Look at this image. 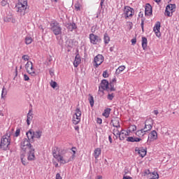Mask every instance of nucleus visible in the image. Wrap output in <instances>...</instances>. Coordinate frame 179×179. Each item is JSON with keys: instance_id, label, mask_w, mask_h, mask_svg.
<instances>
[{"instance_id": "obj_1", "label": "nucleus", "mask_w": 179, "mask_h": 179, "mask_svg": "<svg viewBox=\"0 0 179 179\" xmlns=\"http://www.w3.org/2000/svg\"><path fill=\"white\" fill-rule=\"evenodd\" d=\"M9 145H10V131H7L6 135L1 138L0 149L8 150H9Z\"/></svg>"}, {"instance_id": "obj_2", "label": "nucleus", "mask_w": 179, "mask_h": 179, "mask_svg": "<svg viewBox=\"0 0 179 179\" xmlns=\"http://www.w3.org/2000/svg\"><path fill=\"white\" fill-rule=\"evenodd\" d=\"M66 153L65 150H62L61 152H59V155L55 158L56 160L60 163V164H66L69 162H73L74 155H71L69 159L64 157V155Z\"/></svg>"}, {"instance_id": "obj_3", "label": "nucleus", "mask_w": 179, "mask_h": 179, "mask_svg": "<svg viewBox=\"0 0 179 179\" xmlns=\"http://www.w3.org/2000/svg\"><path fill=\"white\" fill-rule=\"evenodd\" d=\"M15 6L17 9V12H18L21 16H24L27 9V0H18V3Z\"/></svg>"}, {"instance_id": "obj_4", "label": "nucleus", "mask_w": 179, "mask_h": 179, "mask_svg": "<svg viewBox=\"0 0 179 179\" xmlns=\"http://www.w3.org/2000/svg\"><path fill=\"white\" fill-rule=\"evenodd\" d=\"M50 29L52 31L55 36H59V34H62V28L57 21H52L50 22Z\"/></svg>"}, {"instance_id": "obj_5", "label": "nucleus", "mask_w": 179, "mask_h": 179, "mask_svg": "<svg viewBox=\"0 0 179 179\" xmlns=\"http://www.w3.org/2000/svg\"><path fill=\"white\" fill-rule=\"evenodd\" d=\"M134 15H135V10H134V8L128 6H124L122 13L123 17L125 19H131Z\"/></svg>"}, {"instance_id": "obj_6", "label": "nucleus", "mask_w": 179, "mask_h": 179, "mask_svg": "<svg viewBox=\"0 0 179 179\" xmlns=\"http://www.w3.org/2000/svg\"><path fill=\"white\" fill-rule=\"evenodd\" d=\"M80 120H82V110H80V108H76L75 114L73 116V124L78 125L80 122Z\"/></svg>"}, {"instance_id": "obj_7", "label": "nucleus", "mask_w": 179, "mask_h": 179, "mask_svg": "<svg viewBox=\"0 0 179 179\" xmlns=\"http://www.w3.org/2000/svg\"><path fill=\"white\" fill-rule=\"evenodd\" d=\"M33 146L30 143V141L27 138H24L22 140L20 143V148L22 150H24V152H26V150H28L29 149H31Z\"/></svg>"}, {"instance_id": "obj_8", "label": "nucleus", "mask_w": 179, "mask_h": 179, "mask_svg": "<svg viewBox=\"0 0 179 179\" xmlns=\"http://www.w3.org/2000/svg\"><path fill=\"white\" fill-rule=\"evenodd\" d=\"M104 61V57L102 55H97L94 59V66L95 68H99V65L103 64Z\"/></svg>"}, {"instance_id": "obj_9", "label": "nucleus", "mask_w": 179, "mask_h": 179, "mask_svg": "<svg viewBox=\"0 0 179 179\" xmlns=\"http://www.w3.org/2000/svg\"><path fill=\"white\" fill-rule=\"evenodd\" d=\"M89 38L91 44H93V45H96L97 43H100V41H101V38H100V36L95 35L94 34H90L89 36Z\"/></svg>"}, {"instance_id": "obj_10", "label": "nucleus", "mask_w": 179, "mask_h": 179, "mask_svg": "<svg viewBox=\"0 0 179 179\" xmlns=\"http://www.w3.org/2000/svg\"><path fill=\"white\" fill-rule=\"evenodd\" d=\"M157 139V131H156V130H153L149 134L147 142L150 143V142H154V141H156Z\"/></svg>"}, {"instance_id": "obj_11", "label": "nucleus", "mask_w": 179, "mask_h": 179, "mask_svg": "<svg viewBox=\"0 0 179 179\" xmlns=\"http://www.w3.org/2000/svg\"><path fill=\"white\" fill-rule=\"evenodd\" d=\"M99 90L100 92H103V90H107V92H109V83L107 80H103L101 81L99 86Z\"/></svg>"}, {"instance_id": "obj_12", "label": "nucleus", "mask_w": 179, "mask_h": 179, "mask_svg": "<svg viewBox=\"0 0 179 179\" xmlns=\"http://www.w3.org/2000/svg\"><path fill=\"white\" fill-rule=\"evenodd\" d=\"M27 150H29L27 153V160L29 162H33V160H36V155H34V148L32 147V148H29Z\"/></svg>"}, {"instance_id": "obj_13", "label": "nucleus", "mask_w": 179, "mask_h": 179, "mask_svg": "<svg viewBox=\"0 0 179 179\" xmlns=\"http://www.w3.org/2000/svg\"><path fill=\"white\" fill-rule=\"evenodd\" d=\"M160 27H161L160 22H157V23L155 24V25L154 26V28H153V31H155L157 37H160V36H161Z\"/></svg>"}, {"instance_id": "obj_14", "label": "nucleus", "mask_w": 179, "mask_h": 179, "mask_svg": "<svg viewBox=\"0 0 179 179\" xmlns=\"http://www.w3.org/2000/svg\"><path fill=\"white\" fill-rule=\"evenodd\" d=\"M129 136V132L124 129H121L120 134H119L118 138H120V141H124L127 136Z\"/></svg>"}, {"instance_id": "obj_15", "label": "nucleus", "mask_w": 179, "mask_h": 179, "mask_svg": "<svg viewBox=\"0 0 179 179\" xmlns=\"http://www.w3.org/2000/svg\"><path fill=\"white\" fill-rule=\"evenodd\" d=\"M115 85H117V78H114L109 83V92H115Z\"/></svg>"}, {"instance_id": "obj_16", "label": "nucleus", "mask_w": 179, "mask_h": 179, "mask_svg": "<svg viewBox=\"0 0 179 179\" xmlns=\"http://www.w3.org/2000/svg\"><path fill=\"white\" fill-rule=\"evenodd\" d=\"M145 173L146 174H148L149 179H159V173H157V172L156 171L150 173V171L148 170Z\"/></svg>"}, {"instance_id": "obj_17", "label": "nucleus", "mask_w": 179, "mask_h": 179, "mask_svg": "<svg viewBox=\"0 0 179 179\" xmlns=\"http://www.w3.org/2000/svg\"><path fill=\"white\" fill-rule=\"evenodd\" d=\"M135 151L138 152V155H140L141 157H145V156H146V149L143 148H136Z\"/></svg>"}, {"instance_id": "obj_18", "label": "nucleus", "mask_w": 179, "mask_h": 179, "mask_svg": "<svg viewBox=\"0 0 179 179\" xmlns=\"http://www.w3.org/2000/svg\"><path fill=\"white\" fill-rule=\"evenodd\" d=\"M145 16H150L152 15V6L149 3L145 5Z\"/></svg>"}, {"instance_id": "obj_19", "label": "nucleus", "mask_w": 179, "mask_h": 179, "mask_svg": "<svg viewBox=\"0 0 179 179\" xmlns=\"http://www.w3.org/2000/svg\"><path fill=\"white\" fill-rule=\"evenodd\" d=\"M111 124L115 128H121V125L120 124V119L118 118L113 119L111 120Z\"/></svg>"}, {"instance_id": "obj_20", "label": "nucleus", "mask_w": 179, "mask_h": 179, "mask_svg": "<svg viewBox=\"0 0 179 179\" xmlns=\"http://www.w3.org/2000/svg\"><path fill=\"white\" fill-rule=\"evenodd\" d=\"M27 139H29V141H33L34 139V131L33 130H29L26 133Z\"/></svg>"}, {"instance_id": "obj_21", "label": "nucleus", "mask_w": 179, "mask_h": 179, "mask_svg": "<svg viewBox=\"0 0 179 179\" xmlns=\"http://www.w3.org/2000/svg\"><path fill=\"white\" fill-rule=\"evenodd\" d=\"M141 141H142V138L138 137L130 136L127 138V142H141Z\"/></svg>"}, {"instance_id": "obj_22", "label": "nucleus", "mask_w": 179, "mask_h": 179, "mask_svg": "<svg viewBox=\"0 0 179 179\" xmlns=\"http://www.w3.org/2000/svg\"><path fill=\"white\" fill-rule=\"evenodd\" d=\"M136 135L139 138H142V136H145V135H146V131H145L143 129H141L136 132Z\"/></svg>"}, {"instance_id": "obj_23", "label": "nucleus", "mask_w": 179, "mask_h": 179, "mask_svg": "<svg viewBox=\"0 0 179 179\" xmlns=\"http://www.w3.org/2000/svg\"><path fill=\"white\" fill-rule=\"evenodd\" d=\"M101 155V148H97L94 151V157L95 159H99V156Z\"/></svg>"}, {"instance_id": "obj_24", "label": "nucleus", "mask_w": 179, "mask_h": 179, "mask_svg": "<svg viewBox=\"0 0 179 179\" xmlns=\"http://www.w3.org/2000/svg\"><path fill=\"white\" fill-rule=\"evenodd\" d=\"M66 27H67L68 30H69V31H73V30L77 29L76 24H75L73 22L67 24Z\"/></svg>"}, {"instance_id": "obj_25", "label": "nucleus", "mask_w": 179, "mask_h": 179, "mask_svg": "<svg viewBox=\"0 0 179 179\" xmlns=\"http://www.w3.org/2000/svg\"><path fill=\"white\" fill-rule=\"evenodd\" d=\"M42 135H43V131H41V130L34 131V138H36V139H40Z\"/></svg>"}, {"instance_id": "obj_26", "label": "nucleus", "mask_w": 179, "mask_h": 179, "mask_svg": "<svg viewBox=\"0 0 179 179\" xmlns=\"http://www.w3.org/2000/svg\"><path fill=\"white\" fill-rule=\"evenodd\" d=\"M110 113H111V108H108L104 110V113H103L102 115L105 118H108V117H110Z\"/></svg>"}, {"instance_id": "obj_27", "label": "nucleus", "mask_w": 179, "mask_h": 179, "mask_svg": "<svg viewBox=\"0 0 179 179\" xmlns=\"http://www.w3.org/2000/svg\"><path fill=\"white\" fill-rule=\"evenodd\" d=\"M80 57L79 56H76L75 57V60H74V62H73V65L75 66V68H78V66H79V64H80Z\"/></svg>"}, {"instance_id": "obj_28", "label": "nucleus", "mask_w": 179, "mask_h": 179, "mask_svg": "<svg viewBox=\"0 0 179 179\" xmlns=\"http://www.w3.org/2000/svg\"><path fill=\"white\" fill-rule=\"evenodd\" d=\"M52 153L53 157L55 159L59 155V151L58 148L55 147L54 148H52Z\"/></svg>"}, {"instance_id": "obj_29", "label": "nucleus", "mask_w": 179, "mask_h": 179, "mask_svg": "<svg viewBox=\"0 0 179 179\" xmlns=\"http://www.w3.org/2000/svg\"><path fill=\"white\" fill-rule=\"evenodd\" d=\"M148 47V38L146 37L142 38V48L145 50Z\"/></svg>"}, {"instance_id": "obj_30", "label": "nucleus", "mask_w": 179, "mask_h": 179, "mask_svg": "<svg viewBox=\"0 0 179 179\" xmlns=\"http://www.w3.org/2000/svg\"><path fill=\"white\" fill-rule=\"evenodd\" d=\"M120 133H121V131H120V128L115 127L113 129V135L115 136L116 139H118V136H120Z\"/></svg>"}, {"instance_id": "obj_31", "label": "nucleus", "mask_w": 179, "mask_h": 179, "mask_svg": "<svg viewBox=\"0 0 179 179\" xmlns=\"http://www.w3.org/2000/svg\"><path fill=\"white\" fill-rule=\"evenodd\" d=\"M31 43H33V38H31L30 36H27L25 37V44L29 45V44H31Z\"/></svg>"}, {"instance_id": "obj_32", "label": "nucleus", "mask_w": 179, "mask_h": 179, "mask_svg": "<svg viewBox=\"0 0 179 179\" xmlns=\"http://www.w3.org/2000/svg\"><path fill=\"white\" fill-rule=\"evenodd\" d=\"M125 69V66H120L115 71L116 75H120Z\"/></svg>"}, {"instance_id": "obj_33", "label": "nucleus", "mask_w": 179, "mask_h": 179, "mask_svg": "<svg viewBox=\"0 0 179 179\" xmlns=\"http://www.w3.org/2000/svg\"><path fill=\"white\" fill-rule=\"evenodd\" d=\"M27 72L28 73H29L30 75H31L33 76V75H36V70L34 69V68H33V64L30 66V68L27 71Z\"/></svg>"}, {"instance_id": "obj_34", "label": "nucleus", "mask_w": 179, "mask_h": 179, "mask_svg": "<svg viewBox=\"0 0 179 179\" xmlns=\"http://www.w3.org/2000/svg\"><path fill=\"white\" fill-rule=\"evenodd\" d=\"M88 100H89V102H90V104L91 107H93V106H94V98L90 94H89Z\"/></svg>"}, {"instance_id": "obj_35", "label": "nucleus", "mask_w": 179, "mask_h": 179, "mask_svg": "<svg viewBox=\"0 0 179 179\" xmlns=\"http://www.w3.org/2000/svg\"><path fill=\"white\" fill-rule=\"evenodd\" d=\"M103 41L105 44H108V43H110V36H108V34H105L103 35Z\"/></svg>"}, {"instance_id": "obj_36", "label": "nucleus", "mask_w": 179, "mask_h": 179, "mask_svg": "<svg viewBox=\"0 0 179 179\" xmlns=\"http://www.w3.org/2000/svg\"><path fill=\"white\" fill-rule=\"evenodd\" d=\"M153 124H154V121H153V119H152L151 117L147 119L145 122V125L153 126Z\"/></svg>"}, {"instance_id": "obj_37", "label": "nucleus", "mask_w": 179, "mask_h": 179, "mask_svg": "<svg viewBox=\"0 0 179 179\" xmlns=\"http://www.w3.org/2000/svg\"><path fill=\"white\" fill-rule=\"evenodd\" d=\"M20 159L24 166H27V164H29V162H27V161L26 160V158H24V155H21Z\"/></svg>"}, {"instance_id": "obj_38", "label": "nucleus", "mask_w": 179, "mask_h": 179, "mask_svg": "<svg viewBox=\"0 0 179 179\" xmlns=\"http://www.w3.org/2000/svg\"><path fill=\"white\" fill-rule=\"evenodd\" d=\"M176 8V4H169L166 9V10H170L171 12L173 13V10H174V8Z\"/></svg>"}, {"instance_id": "obj_39", "label": "nucleus", "mask_w": 179, "mask_h": 179, "mask_svg": "<svg viewBox=\"0 0 179 179\" xmlns=\"http://www.w3.org/2000/svg\"><path fill=\"white\" fill-rule=\"evenodd\" d=\"M152 128H153V126L150 124H145V127L143 129H144L145 132H149V131L152 130Z\"/></svg>"}, {"instance_id": "obj_40", "label": "nucleus", "mask_w": 179, "mask_h": 179, "mask_svg": "<svg viewBox=\"0 0 179 179\" xmlns=\"http://www.w3.org/2000/svg\"><path fill=\"white\" fill-rule=\"evenodd\" d=\"M33 65V62L31 61H28L27 64H25V69L27 71L29 69H30L31 66Z\"/></svg>"}, {"instance_id": "obj_41", "label": "nucleus", "mask_w": 179, "mask_h": 179, "mask_svg": "<svg viewBox=\"0 0 179 179\" xmlns=\"http://www.w3.org/2000/svg\"><path fill=\"white\" fill-rule=\"evenodd\" d=\"M6 94H8V90H6V88H5V87H3L2 88V91H1V99H3V97H5V96H6Z\"/></svg>"}, {"instance_id": "obj_42", "label": "nucleus", "mask_w": 179, "mask_h": 179, "mask_svg": "<svg viewBox=\"0 0 179 179\" xmlns=\"http://www.w3.org/2000/svg\"><path fill=\"white\" fill-rule=\"evenodd\" d=\"M50 85L51 87H52V89H55V87H57V82L51 80L50 83Z\"/></svg>"}, {"instance_id": "obj_43", "label": "nucleus", "mask_w": 179, "mask_h": 179, "mask_svg": "<svg viewBox=\"0 0 179 179\" xmlns=\"http://www.w3.org/2000/svg\"><path fill=\"white\" fill-rule=\"evenodd\" d=\"M20 136V129H17L14 134V136L15 138H17V136Z\"/></svg>"}, {"instance_id": "obj_44", "label": "nucleus", "mask_w": 179, "mask_h": 179, "mask_svg": "<svg viewBox=\"0 0 179 179\" xmlns=\"http://www.w3.org/2000/svg\"><path fill=\"white\" fill-rule=\"evenodd\" d=\"M22 59L24 60V61H29V59H30V57L29 55H24L22 57Z\"/></svg>"}, {"instance_id": "obj_45", "label": "nucleus", "mask_w": 179, "mask_h": 179, "mask_svg": "<svg viewBox=\"0 0 179 179\" xmlns=\"http://www.w3.org/2000/svg\"><path fill=\"white\" fill-rule=\"evenodd\" d=\"M165 15L166 16H171V15H173V13H170V10H167V8H166L165 10Z\"/></svg>"}, {"instance_id": "obj_46", "label": "nucleus", "mask_w": 179, "mask_h": 179, "mask_svg": "<svg viewBox=\"0 0 179 179\" xmlns=\"http://www.w3.org/2000/svg\"><path fill=\"white\" fill-rule=\"evenodd\" d=\"M114 94H108V100H113L114 99Z\"/></svg>"}, {"instance_id": "obj_47", "label": "nucleus", "mask_w": 179, "mask_h": 179, "mask_svg": "<svg viewBox=\"0 0 179 179\" xmlns=\"http://www.w3.org/2000/svg\"><path fill=\"white\" fill-rule=\"evenodd\" d=\"M71 152H73L72 156H74V157H73V159H75V155H76V148L73 147V148H71Z\"/></svg>"}, {"instance_id": "obj_48", "label": "nucleus", "mask_w": 179, "mask_h": 179, "mask_svg": "<svg viewBox=\"0 0 179 179\" xmlns=\"http://www.w3.org/2000/svg\"><path fill=\"white\" fill-rule=\"evenodd\" d=\"M1 6H6L8 5V1L6 0H2L1 2Z\"/></svg>"}, {"instance_id": "obj_49", "label": "nucleus", "mask_w": 179, "mask_h": 179, "mask_svg": "<svg viewBox=\"0 0 179 179\" xmlns=\"http://www.w3.org/2000/svg\"><path fill=\"white\" fill-rule=\"evenodd\" d=\"M129 131H136V126H135V125L130 126L129 127Z\"/></svg>"}, {"instance_id": "obj_50", "label": "nucleus", "mask_w": 179, "mask_h": 179, "mask_svg": "<svg viewBox=\"0 0 179 179\" xmlns=\"http://www.w3.org/2000/svg\"><path fill=\"white\" fill-rule=\"evenodd\" d=\"M109 75H108V72H107V71H105L103 72V78H108Z\"/></svg>"}, {"instance_id": "obj_51", "label": "nucleus", "mask_w": 179, "mask_h": 179, "mask_svg": "<svg viewBox=\"0 0 179 179\" xmlns=\"http://www.w3.org/2000/svg\"><path fill=\"white\" fill-rule=\"evenodd\" d=\"M24 80L25 81H27V80H30V78H29V76H27V74H24Z\"/></svg>"}, {"instance_id": "obj_52", "label": "nucleus", "mask_w": 179, "mask_h": 179, "mask_svg": "<svg viewBox=\"0 0 179 179\" xmlns=\"http://www.w3.org/2000/svg\"><path fill=\"white\" fill-rule=\"evenodd\" d=\"M71 155H69V154H64L63 155V157H64V159H69V157H70Z\"/></svg>"}, {"instance_id": "obj_53", "label": "nucleus", "mask_w": 179, "mask_h": 179, "mask_svg": "<svg viewBox=\"0 0 179 179\" xmlns=\"http://www.w3.org/2000/svg\"><path fill=\"white\" fill-rule=\"evenodd\" d=\"M144 23H145V21L143 20H142L141 23L142 31H144V29H143Z\"/></svg>"}, {"instance_id": "obj_54", "label": "nucleus", "mask_w": 179, "mask_h": 179, "mask_svg": "<svg viewBox=\"0 0 179 179\" xmlns=\"http://www.w3.org/2000/svg\"><path fill=\"white\" fill-rule=\"evenodd\" d=\"M131 44L132 45H135V44H136V38H133L131 39Z\"/></svg>"}, {"instance_id": "obj_55", "label": "nucleus", "mask_w": 179, "mask_h": 179, "mask_svg": "<svg viewBox=\"0 0 179 179\" xmlns=\"http://www.w3.org/2000/svg\"><path fill=\"white\" fill-rule=\"evenodd\" d=\"M96 122H97V124H102V122H103V120H101V118H97L96 119Z\"/></svg>"}, {"instance_id": "obj_56", "label": "nucleus", "mask_w": 179, "mask_h": 179, "mask_svg": "<svg viewBox=\"0 0 179 179\" xmlns=\"http://www.w3.org/2000/svg\"><path fill=\"white\" fill-rule=\"evenodd\" d=\"M55 179H62V177H61V175L59 173H57Z\"/></svg>"}, {"instance_id": "obj_57", "label": "nucleus", "mask_w": 179, "mask_h": 179, "mask_svg": "<svg viewBox=\"0 0 179 179\" xmlns=\"http://www.w3.org/2000/svg\"><path fill=\"white\" fill-rule=\"evenodd\" d=\"M75 8H76V10H80V7L79 6V4H75Z\"/></svg>"}, {"instance_id": "obj_58", "label": "nucleus", "mask_w": 179, "mask_h": 179, "mask_svg": "<svg viewBox=\"0 0 179 179\" xmlns=\"http://www.w3.org/2000/svg\"><path fill=\"white\" fill-rule=\"evenodd\" d=\"M108 141H109L110 143H113V138H111V136H108Z\"/></svg>"}, {"instance_id": "obj_59", "label": "nucleus", "mask_w": 179, "mask_h": 179, "mask_svg": "<svg viewBox=\"0 0 179 179\" xmlns=\"http://www.w3.org/2000/svg\"><path fill=\"white\" fill-rule=\"evenodd\" d=\"M153 113L155 114V115H157V114H159V110H155L153 111Z\"/></svg>"}, {"instance_id": "obj_60", "label": "nucleus", "mask_w": 179, "mask_h": 179, "mask_svg": "<svg viewBox=\"0 0 179 179\" xmlns=\"http://www.w3.org/2000/svg\"><path fill=\"white\" fill-rule=\"evenodd\" d=\"M104 3V0H101L100 5H101V8H103V4Z\"/></svg>"}, {"instance_id": "obj_61", "label": "nucleus", "mask_w": 179, "mask_h": 179, "mask_svg": "<svg viewBox=\"0 0 179 179\" xmlns=\"http://www.w3.org/2000/svg\"><path fill=\"white\" fill-rule=\"evenodd\" d=\"M74 128L76 131H79V126H76Z\"/></svg>"}, {"instance_id": "obj_62", "label": "nucleus", "mask_w": 179, "mask_h": 179, "mask_svg": "<svg viewBox=\"0 0 179 179\" xmlns=\"http://www.w3.org/2000/svg\"><path fill=\"white\" fill-rule=\"evenodd\" d=\"M27 120H29V121H30V120H31V116H29V115H28Z\"/></svg>"}, {"instance_id": "obj_63", "label": "nucleus", "mask_w": 179, "mask_h": 179, "mask_svg": "<svg viewBox=\"0 0 179 179\" xmlns=\"http://www.w3.org/2000/svg\"><path fill=\"white\" fill-rule=\"evenodd\" d=\"M53 164L55 165V167H58V163L54 162Z\"/></svg>"}, {"instance_id": "obj_64", "label": "nucleus", "mask_w": 179, "mask_h": 179, "mask_svg": "<svg viewBox=\"0 0 179 179\" xmlns=\"http://www.w3.org/2000/svg\"><path fill=\"white\" fill-rule=\"evenodd\" d=\"M155 2H157V3H159V2H160L162 0H154Z\"/></svg>"}]
</instances>
